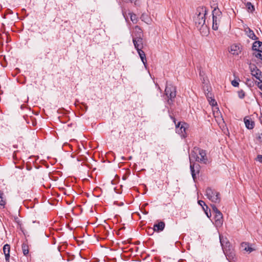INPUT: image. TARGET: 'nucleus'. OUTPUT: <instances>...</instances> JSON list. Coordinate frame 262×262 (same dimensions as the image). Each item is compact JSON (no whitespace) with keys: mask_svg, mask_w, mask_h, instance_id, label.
<instances>
[{"mask_svg":"<svg viewBox=\"0 0 262 262\" xmlns=\"http://www.w3.org/2000/svg\"><path fill=\"white\" fill-rule=\"evenodd\" d=\"M207 12L206 7H199L196 10L195 16L194 17L195 25L203 36L207 35L209 32L208 27L205 24Z\"/></svg>","mask_w":262,"mask_h":262,"instance_id":"nucleus-1","label":"nucleus"},{"mask_svg":"<svg viewBox=\"0 0 262 262\" xmlns=\"http://www.w3.org/2000/svg\"><path fill=\"white\" fill-rule=\"evenodd\" d=\"M222 12L218 8L217 6L214 7L212 11V26L213 30H217L222 17Z\"/></svg>","mask_w":262,"mask_h":262,"instance_id":"nucleus-2","label":"nucleus"},{"mask_svg":"<svg viewBox=\"0 0 262 262\" xmlns=\"http://www.w3.org/2000/svg\"><path fill=\"white\" fill-rule=\"evenodd\" d=\"M176 87L171 84H167L165 89V94L167 98L168 104H172L176 97Z\"/></svg>","mask_w":262,"mask_h":262,"instance_id":"nucleus-3","label":"nucleus"},{"mask_svg":"<svg viewBox=\"0 0 262 262\" xmlns=\"http://www.w3.org/2000/svg\"><path fill=\"white\" fill-rule=\"evenodd\" d=\"M207 198L214 203H219L221 202L220 193L211 187H207L205 191Z\"/></svg>","mask_w":262,"mask_h":262,"instance_id":"nucleus-4","label":"nucleus"},{"mask_svg":"<svg viewBox=\"0 0 262 262\" xmlns=\"http://www.w3.org/2000/svg\"><path fill=\"white\" fill-rule=\"evenodd\" d=\"M188 124L184 122H179L176 124V132L182 138H185L187 137L186 129L188 128Z\"/></svg>","mask_w":262,"mask_h":262,"instance_id":"nucleus-5","label":"nucleus"},{"mask_svg":"<svg viewBox=\"0 0 262 262\" xmlns=\"http://www.w3.org/2000/svg\"><path fill=\"white\" fill-rule=\"evenodd\" d=\"M211 207L212 212L214 214L215 224L217 226H220L223 224V214L214 204H211Z\"/></svg>","mask_w":262,"mask_h":262,"instance_id":"nucleus-6","label":"nucleus"},{"mask_svg":"<svg viewBox=\"0 0 262 262\" xmlns=\"http://www.w3.org/2000/svg\"><path fill=\"white\" fill-rule=\"evenodd\" d=\"M224 253L229 262L237 261V258L233 248L224 250Z\"/></svg>","mask_w":262,"mask_h":262,"instance_id":"nucleus-7","label":"nucleus"},{"mask_svg":"<svg viewBox=\"0 0 262 262\" xmlns=\"http://www.w3.org/2000/svg\"><path fill=\"white\" fill-rule=\"evenodd\" d=\"M194 149H195L196 151H198V153L201 156V158L199 157V162L201 163L206 164L208 162L206 156V151L196 146L194 147Z\"/></svg>","mask_w":262,"mask_h":262,"instance_id":"nucleus-8","label":"nucleus"},{"mask_svg":"<svg viewBox=\"0 0 262 262\" xmlns=\"http://www.w3.org/2000/svg\"><path fill=\"white\" fill-rule=\"evenodd\" d=\"M220 241L222 246L223 252L224 250H228V249L232 248L230 245V242L226 237H224L223 236L220 235Z\"/></svg>","mask_w":262,"mask_h":262,"instance_id":"nucleus-9","label":"nucleus"},{"mask_svg":"<svg viewBox=\"0 0 262 262\" xmlns=\"http://www.w3.org/2000/svg\"><path fill=\"white\" fill-rule=\"evenodd\" d=\"M242 46L240 44H233L230 46V53L234 55H238L242 52Z\"/></svg>","mask_w":262,"mask_h":262,"instance_id":"nucleus-10","label":"nucleus"},{"mask_svg":"<svg viewBox=\"0 0 262 262\" xmlns=\"http://www.w3.org/2000/svg\"><path fill=\"white\" fill-rule=\"evenodd\" d=\"M251 74L254 76L257 79L260 80V75L261 74V72L260 70H259L255 65H253V66L250 67Z\"/></svg>","mask_w":262,"mask_h":262,"instance_id":"nucleus-11","label":"nucleus"},{"mask_svg":"<svg viewBox=\"0 0 262 262\" xmlns=\"http://www.w3.org/2000/svg\"><path fill=\"white\" fill-rule=\"evenodd\" d=\"M165 226V224L163 221L159 222L157 224H155L154 225V228L151 229L152 230L159 232L162 231Z\"/></svg>","mask_w":262,"mask_h":262,"instance_id":"nucleus-12","label":"nucleus"},{"mask_svg":"<svg viewBox=\"0 0 262 262\" xmlns=\"http://www.w3.org/2000/svg\"><path fill=\"white\" fill-rule=\"evenodd\" d=\"M198 151H196L195 149H193L189 155V161L190 163H193L194 161H199V157L198 155Z\"/></svg>","mask_w":262,"mask_h":262,"instance_id":"nucleus-13","label":"nucleus"},{"mask_svg":"<svg viewBox=\"0 0 262 262\" xmlns=\"http://www.w3.org/2000/svg\"><path fill=\"white\" fill-rule=\"evenodd\" d=\"M135 33L133 38H138L137 40L141 41V38H142L143 36V31L141 28L138 26H135Z\"/></svg>","mask_w":262,"mask_h":262,"instance_id":"nucleus-14","label":"nucleus"},{"mask_svg":"<svg viewBox=\"0 0 262 262\" xmlns=\"http://www.w3.org/2000/svg\"><path fill=\"white\" fill-rule=\"evenodd\" d=\"M5 259L7 262H9L10 246L9 244H5L3 248Z\"/></svg>","mask_w":262,"mask_h":262,"instance_id":"nucleus-15","label":"nucleus"},{"mask_svg":"<svg viewBox=\"0 0 262 262\" xmlns=\"http://www.w3.org/2000/svg\"><path fill=\"white\" fill-rule=\"evenodd\" d=\"M244 121L247 128L249 129H252L254 128L255 123L251 119L248 118V117H246L244 119Z\"/></svg>","mask_w":262,"mask_h":262,"instance_id":"nucleus-16","label":"nucleus"},{"mask_svg":"<svg viewBox=\"0 0 262 262\" xmlns=\"http://www.w3.org/2000/svg\"><path fill=\"white\" fill-rule=\"evenodd\" d=\"M252 49L255 52L259 51H262V41L257 40L255 41L253 43Z\"/></svg>","mask_w":262,"mask_h":262,"instance_id":"nucleus-17","label":"nucleus"},{"mask_svg":"<svg viewBox=\"0 0 262 262\" xmlns=\"http://www.w3.org/2000/svg\"><path fill=\"white\" fill-rule=\"evenodd\" d=\"M241 246L243 248L244 250L248 252L249 253H251L255 250V249L253 248L248 243L243 242L241 244Z\"/></svg>","mask_w":262,"mask_h":262,"instance_id":"nucleus-18","label":"nucleus"},{"mask_svg":"<svg viewBox=\"0 0 262 262\" xmlns=\"http://www.w3.org/2000/svg\"><path fill=\"white\" fill-rule=\"evenodd\" d=\"M246 32L247 36L252 40H256L258 39V37L255 35L253 31L250 28L248 27L246 29Z\"/></svg>","mask_w":262,"mask_h":262,"instance_id":"nucleus-19","label":"nucleus"},{"mask_svg":"<svg viewBox=\"0 0 262 262\" xmlns=\"http://www.w3.org/2000/svg\"><path fill=\"white\" fill-rule=\"evenodd\" d=\"M137 38H133V41L136 49L143 48V38H141V41H139Z\"/></svg>","mask_w":262,"mask_h":262,"instance_id":"nucleus-20","label":"nucleus"},{"mask_svg":"<svg viewBox=\"0 0 262 262\" xmlns=\"http://www.w3.org/2000/svg\"><path fill=\"white\" fill-rule=\"evenodd\" d=\"M6 204V199L5 197H4V194L2 191L0 190V206L3 207V208H4Z\"/></svg>","mask_w":262,"mask_h":262,"instance_id":"nucleus-21","label":"nucleus"},{"mask_svg":"<svg viewBox=\"0 0 262 262\" xmlns=\"http://www.w3.org/2000/svg\"><path fill=\"white\" fill-rule=\"evenodd\" d=\"M21 249L24 255L25 256H27L29 252V246L28 244L27 243H24L21 245Z\"/></svg>","mask_w":262,"mask_h":262,"instance_id":"nucleus-22","label":"nucleus"},{"mask_svg":"<svg viewBox=\"0 0 262 262\" xmlns=\"http://www.w3.org/2000/svg\"><path fill=\"white\" fill-rule=\"evenodd\" d=\"M190 169L191 173L192 175V177L193 179L194 180L196 179V176L194 170V163H190Z\"/></svg>","mask_w":262,"mask_h":262,"instance_id":"nucleus-23","label":"nucleus"},{"mask_svg":"<svg viewBox=\"0 0 262 262\" xmlns=\"http://www.w3.org/2000/svg\"><path fill=\"white\" fill-rule=\"evenodd\" d=\"M128 15L130 16V20L133 21V23H136L137 21V18L136 15L132 12H128Z\"/></svg>","mask_w":262,"mask_h":262,"instance_id":"nucleus-24","label":"nucleus"},{"mask_svg":"<svg viewBox=\"0 0 262 262\" xmlns=\"http://www.w3.org/2000/svg\"><path fill=\"white\" fill-rule=\"evenodd\" d=\"M253 55L255 57H256L257 59H259L262 60V51H259L254 52L253 53Z\"/></svg>","mask_w":262,"mask_h":262,"instance_id":"nucleus-25","label":"nucleus"},{"mask_svg":"<svg viewBox=\"0 0 262 262\" xmlns=\"http://www.w3.org/2000/svg\"><path fill=\"white\" fill-rule=\"evenodd\" d=\"M246 7L247 9L251 12H253L255 10L254 6L253 5H252V4L250 2H248L247 3Z\"/></svg>","mask_w":262,"mask_h":262,"instance_id":"nucleus-26","label":"nucleus"},{"mask_svg":"<svg viewBox=\"0 0 262 262\" xmlns=\"http://www.w3.org/2000/svg\"><path fill=\"white\" fill-rule=\"evenodd\" d=\"M238 96L240 99H243L245 96V93L243 90L238 91Z\"/></svg>","mask_w":262,"mask_h":262,"instance_id":"nucleus-27","label":"nucleus"},{"mask_svg":"<svg viewBox=\"0 0 262 262\" xmlns=\"http://www.w3.org/2000/svg\"><path fill=\"white\" fill-rule=\"evenodd\" d=\"M205 95L208 101H210V99L213 97L212 94L208 90V89H207V92H205Z\"/></svg>","mask_w":262,"mask_h":262,"instance_id":"nucleus-28","label":"nucleus"},{"mask_svg":"<svg viewBox=\"0 0 262 262\" xmlns=\"http://www.w3.org/2000/svg\"><path fill=\"white\" fill-rule=\"evenodd\" d=\"M206 211H205V214H206L207 216L209 218H210L211 216V213L210 209L208 208V206H206Z\"/></svg>","mask_w":262,"mask_h":262,"instance_id":"nucleus-29","label":"nucleus"},{"mask_svg":"<svg viewBox=\"0 0 262 262\" xmlns=\"http://www.w3.org/2000/svg\"><path fill=\"white\" fill-rule=\"evenodd\" d=\"M142 48H139L138 49H136L140 57L145 55L144 52L142 50Z\"/></svg>","mask_w":262,"mask_h":262,"instance_id":"nucleus-30","label":"nucleus"},{"mask_svg":"<svg viewBox=\"0 0 262 262\" xmlns=\"http://www.w3.org/2000/svg\"><path fill=\"white\" fill-rule=\"evenodd\" d=\"M140 57L141 60H142L143 63L144 64V66L145 67H146L147 60H146V56L144 55V56H141Z\"/></svg>","mask_w":262,"mask_h":262,"instance_id":"nucleus-31","label":"nucleus"},{"mask_svg":"<svg viewBox=\"0 0 262 262\" xmlns=\"http://www.w3.org/2000/svg\"><path fill=\"white\" fill-rule=\"evenodd\" d=\"M122 15H123L125 19L126 20H127V19H128V16H127V12H126V11L125 8H122Z\"/></svg>","mask_w":262,"mask_h":262,"instance_id":"nucleus-32","label":"nucleus"},{"mask_svg":"<svg viewBox=\"0 0 262 262\" xmlns=\"http://www.w3.org/2000/svg\"><path fill=\"white\" fill-rule=\"evenodd\" d=\"M14 221L17 224V225L21 227L22 225L21 221L18 219V217L16 216L14 217Z\"/></svg>","mask_w":262,"mask_h":262,"instance_id":"nucleus-33","label":"nucleus"},{"mask_svg":"<svg viewBox=\"0 0 262 262\" xmlns=\"http://www.w3.org/2000/svg\"><path fill=\"white\" fill-rule=\"evenodd\" d=\"M209 101L210 104H211L212 106H215V105H217L216 101H215V100L214 99H213L212 98H211L210 99V101Z\"/></svg>","mask_w":262,"mask_h":262,"instance_id":"nucleus-34","label":"nucleus"},{"mask_svg":"<svg viewBox=\"0 0 262 262\" xmlns=\"http://www.w3.org/2000/svg\"><path fill=\"white\" fill-rule=\"evenodd\" d=\"M122 2H124V3H134L135 5H137V0H122Z\"/></svg>","mask_w":262,"mask_h":262,"instance_id":"nucleus-35","label":"nucleus"},{"mask_svg":"<svg viewBox=\"0 0 262 262\" xmlns=\"http://www.w3.org/2000/svg\"><path fill=\"white\" fill-rule=\"evenodd\" d=\"M232 85L234 87H237L239 85V83L237 80H234L231 82Z\"/></svg>","mask_w":262,"mask_h":262,"instance_id":"nucleus-36","label":"nucleus"},{"mask_svg":"<svg viewBox=\"0 0 262 262\" xmlns=\"http://www.w3.org/2000/svg\"><path fill=\"white\" fill-rule=\"evenodd\" d=\"M198 204L201 206L202 207H204V206H207L206 203H205V202H204L202 200H199L198 201Z\"/></svg>","mask_w":262,"mask_h":262,"instance_id":"nucleus-37","label":"nucleus"},{"mask_svg":"<svg viewBox=\"0 0 262 262\" xmlns=\"http://www.w3.org/2000/svg\"><path fill=\"white\" fill-rule=\"evenodd\" d=\"M256 85L262 91V81L260 79L259 82H257Z\"/></svg>","mask_w":262,"mask_h":262,"instance_id":"nucleus-38","label":"nucleus"},{"mask_svg":"<svg viewBox=\"0 0 262 262\" xmlns=\"http://www.w3.org/2000/svg\"><path fill=\"white\" fill-rule=\"evenodd\" d=\"M256 161L260 162L262 163V155H258L257 156V158H256Z\"/></svg>","mask_w":262,"mask_h":262,"instance_id":"nucleus-39","label":"nucleus"},{"mask_svg":"<svg viewBox=\"0 0 262 262\" xmlns=\"http://www.w3.org/2000/svg\"><path fill=\"white\" fill-rule=\"evenodd\" d=\"M170 117L171 119L172 120L173 122L174 123L175 125L177 124V123H176V118L172 116H170Z\"/></svg>","mask_w":262,"mask_h":262,"instance_id":"nucleus-40","label":"nucleus"},{"mask_svg":"<svg viewBox=\"0 0 262 262\" xmlns=\"http://www.w3.org/2000/svg\"><path fill=\"white\" fill-rule=\"evenodd\" d=\"M170 117L171 119L172 120L173 122L174 123L175 125L177 124V123H176V118L172 116H170Z\"/></svg>","mask_w":262,"mask_h":262,"instance_id":"nucleus-41","label":"nucleus"},{"mask_svg":"<svg viewBox=\"0 0 262 262\" xmlns=\"http://www.w3.org/2000/svg\"><path fill=\"white\" fill-rule=\"evenodd\" d=\"M83 105L84 106L85 111H87L88 106L86 105H85V104H83Z\"/></svg>","mask_w":262,"mask_h":262,"instance_id":"nucleus-42","label":"nucleus"},{"mask_svg":"<svg viewBox=\"0 0 262 262\" xmlns=\"http://www.w3.org/2000/svg\"><path fill=\"white\" fill-rule=\"evenodd\" d=\"M133 157L132 156H129L127 158V160H131L132 159Z\"/></svg>","mask_w":262,"mask_h":262,"instance_id":"nucleus-43","label":"nucleus"},{"mask_svg":"<svg viewBox=\"0 0 262 262\" xmlns=\"http://www.w3.org/2000/svg\"><path fill=\"white\" fill-rule=\"evenodd\" d=\"M202 208H203V210L204 211V212H205V211H206V206L203 207Z\"/></svg>","mask_w":262,"mask_h":262,"instance_id":"nucleus-44","label":"nucleus"},{"mask_svg":"<svg viewBox=\"0 0 262 262\" xmlns=\"http://www.w3.org/2000/svg\"><path fill=\"white\" fill-rule=\"evenodd\" d=\"M121 159H122V160H127V159H126V158H125L124 157H121Z\"/></svg>","mask_w":262,"mask_h":262,"instance_id":"nucleus-45","label":"nucleus"},{"mask_svg":"<svg viewBox=\"0 0 262 262\" xmlns=\"http://www.w3.org/2000/svg\"><path fill=\"white\" fill-rule=\"evenodd\" d=\"M259 139L262 138V133H261V134H260V135H259Z\"/></svg>","mask_w":262,"mask_h":262,"instance_id":"nucleus-46","label":"nucleus"}]
</instances>
